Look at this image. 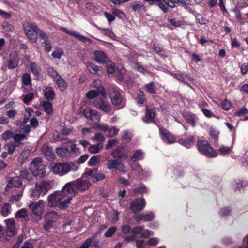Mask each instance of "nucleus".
I'll return each instance as SVG.
<instances>
[{
  "mask_svg": "<svg viewBox=\"0 0 248 248\" xmlns=\"http://www.w3.org/2000/svg\"><path fill=\"white\" fill-rule=\"evenodd\" d=\"M69 184H66L61 191H55L48 196V206L50 207H59L60 209H64L68 206L72 196L69 193L72 192Z\"/></svg>",
  "mask_w": 248,
  "mask_h": 248,
  "instance_id": "nucleus-1",
  "label": "nucleus"
},
{
  "mask_svg": "<svg viewBox=\"0 0 248 248\" xmlns=\"http://www.w3.org/2000/svg\"><path fill=\"white\" fill-rule=\"evenodd\" d=\"M77 168V166L74 162H57L52 166L51 170L55 175L62 177L72 170H75Z\"/></svg>",
  "mask_w": 248,
  "mask_h": 248,
  "instance_id": "nucleus-2",
  "label": "nucleus"
},
{
  "mask_svg": "<svg viewBox=\"0 0 248 248\" xmlns=\"http://www.w3.org/2000/svg\"><path fill=\"white\" fill-rule=\"evenodd\" d=\"M199 152L208 158L217 156V151L213 148L209 142L206 140H198L196 145Z\"/></svg>",
  "mask_w": 248,
  "mask_h": 248,
  "instance_id": "nucleus-3",
  "label": "nucleus"
},
{
  "mask_svg": "<svg viewBox=\"0 0 248 248\" xmlns=\"http://www.w3.org/2000/svg\"><path fill=\"white\" fill-rule=\"evenodd\" d=\"M29 168L32 175L36 177L43 178L45 175L46 166L43 164L41 158H35L29 164Z\"/></svg>",
  "mask_w": 248,
  "mask_h": 248,
  "instance_id": "nucleus-4",
  "label": "nucleus"
},
{
  "mask_svg": "<svg viewBox=\"0 0 248 248\" xmlns=\"http://www.w3.org/2000/svg\"><path fill=\"white\" fill-rule=\"evenodd\" d=\"M67 184H69V186L72 188V192L69 193L70 196H72V198L75 196L77 193V190L83 192L88 189L91 186V183L88 180H84L82 178H78L75 181L68 182Z\"/></svg>",
  "mask_w": 248,
  "mask_h": 248,
  "instance_id": "nucleus-5",
  "label": "nucleus"
},
{
  "mask_svg": "<svg viewBox=\"0 0 248 248\" xmlns=\"http://www.w3.org/2000/svg\"><path fill=\"white\" fill-rule=\"evenodd\" d=\"M108 96L112 104L115 107L120 106L123 97L120 89L115 85H110L108 89Z\"/></svg>",
  "mask_w": 248,
  "mask_h": 248,
  "instance_id": "nucleus-6",
  "label": "nucleus"
},
{
  "mask_svg": "<svg viewBox=\"0 0 248 248\" xmlns=\"http://www.w3.org/2000/svg\"><path fill=\"white\" fill-rule=\"evenodd\" d=\"M23 31L28 38L32 43H36L38 39V27L34 23L26 22L23 24Z\"/></svg>",
  "mask_w": 248,
  "mask_h": 248,
  "instance_id": "nucleus-7",
  "label": "nucleus"
},
{
  "mask_svg": "<svg viewBox=\"0 0 248 248\" xmlns=\"http://www.w3.org/2000/svg\"><path fill=\"white\" fill-rule=\"evenodd\" d=\"M157 116L156 108L154 107H149L146 105L145 107V115L142 120L146 124H155V118Z\"/></svg>",
  "mask_w": 248,
  "mask_h": 248,
  "instance_id": "nucleus-8",
  "label": "nucleus"
},
{
  "mask_svg": "<svg viewBox=\"0 0 248 248\" xmlns=\"http://www.w3.org/2000/svg\"><path fill=\"white\" fill-rule=\"evenodd\" d=\"M94 60L99 64H108L110 62L108 56L102 50H95L93 52Z\"/></svg>",
  "mask_w": 248,
  "mask_h": 248,
  "instance_id": "nucleus-9",
  "label": "nucleus"
},
{
  "mask_svg": "<svg viewBox=\"0 0 248 248\" xmlns=\"http://www.w3.org/2000/svg\"><path fill=\"white\" fill-rule=\"evenodd\" d=\"M146 206V202L144 198H138L134 199L130 205V209L136 213L141 211Z\"/></svg>",
  "mask_w": 248,
  "mask_h": 248,
  "instance_id": "nucleus-10",
  "label": "nucleus"
},
{
  "mask_svg": "<svg viewBox=\"0 0 248 248\" xmlns=\"http://www.w3.org/2000/svg\"><path fill=\"white\" fill-rule=\"evenodd\" d=\"M93 106L107 113H110L112 110L110 104L104 101L102 98L95 99L93 102Z\"/></svg>",
  "mask_w": 248,
  "mask_h": 248,
  "instance_id": "nucleus-11",
  "label": "nucleus"
},
{
  "mask_svg": "<svg viewBox=\"0 0 248 248\" xmlns=\"http://www.w3.org/2000/svg\"><path fill=\"white\" fill-rule=\"evenodd\" d=\"M6 235L12 237L15 236L17 233V229L16 227V222L14 219L9 218L5 219Z\"/></svg>",
  "mask_w": 248,
  "mask_h": 248,
  "instance_id": "nucleus-12",
  "label": "nucleus"
},
{
  "mask_svg": "<svg viewBox=\"0 0 248 248\" xmlns=\"http://www.w3.org/2000/svg\"><path fill=\"white\" fill-rule=\"evenodd\" d=\"M159 134L162 140L167 143L172 144L175 142V138L168 130L163 127L159 128Z\"/></svg>",
  "mask_w": 248,
  "mask_h": 248,
  "instance_id": "nucleus-13",
  "label": "nucleus"
},
{
  "mask_svg": "<svg viewBox=\"0 0 248 248\" xmlns=\"http://www.w3.org/2000/svg\"><path fill=\"white\" fill-rule=\"evenodd\" d=\"M101 95L103 98H106V93L104 87H99L98 90H91L86 93V97L89 99H92L96 97Z\"/></svg>",
  "mask_w": 248,
  "mask_h": 248,
  "instance_id": "nucleus-14",
  "label": "nucleus"
},
{
  "mask_svg": "<svg viewBox=\"0 0 248 248\" xmlns=\"http://www.w3.org/2000/svg\"><path fill=\"white\" fill-rule=\"evenodd\" d=\"M19 63V59L16 52L10 53L7 66L9 69L12 70L17 67Z\"/></svg>",
  "mask_w": 248,
  "mask_h": 248,
  "instance_id": "nucleus-15",
  "label": "nucleus"
},
{
  "mask_svg": "<svg viewBox=\"0 0 248 248\" xmlns=\"http://www.w3.org/2000/svg\"><path fill=\"white\" fill-rule=\"evenodd\" d=\"M86 65L88 71L92 74L99 75L102 73V67L97 66L92 62H88Z\"/></svg>",
  "mask_w": 248,
  "mask_h": 248,
  "instance_id": "nucleus-16",
  "label": "nucleus"
},
{
  "mask_svg": "<svg viewBox=\"0 0 248 248\" xmlns=\"http://www.w3.org/2000/svg\"><path fill=\"white\" fill-rule=\"evenodd\" d=\"M22 185V180L20 179V177L18 176L11 177L8 180V184L5 188L7 187L13 188L17 187L19 188Z\"/></svg>",
  "mask_w": 248,
  "mask_h": 248,
  "instance_id": "nucleus-17",
  "label": "nucleus"
},
{
  "mask_svg": "<svg viewBox=\"0 0 248 248\" xmlns=\"http://www.w3.org/2000/svg\"><path fill=\"white\" fill-rule=\"evenodd\" d=\"M42 151L45 157L49 161H52L55 158V155L53 152L51 148L47 145H44L42 147Z\"/></svg>",
  "mask_w": 248,
  "mask_h": 248,
  "instance_id": "nucleus-18",
  "label": "nucleus"
},
{
  "mask_svg": "<svg viewBox=\"0 0 248 248\" xmlns=\"http://www.w3.org/2000/svg\"><path fill=\"white\" fill-rule=\"evenodd\" d=\"M178 142L187 148H190L194 145V137L190 136L186 139H180L178 140Z\"/></svg>",
  "mask_w": 248,
  "mask_h": 248,
  "instance_id": "nucleus-19",
  "label": "nucleus"
},
{
  "mask_svg": "<svg viewBox=\"0 0 248 248\" xmlns=\"http://www.w3.org/2000/svg\"><path fill=\"white\" fill-rule=\"evenodd\" d=\"M111 155L115 159H126L127 158V155L120 148L113 150L111 153Z\"/></svg>",
  "mask_w": 248,
  "mask_h": 248,
  "instance_id": "nucleus-20",
  "label": "nucleus"
},
{
  "mask_svg": "<svg viewBox=\"0 0 248 248\" xmlns=\"http://www.w3.org/2000/svg\"><path fill=\"white\" fill-rule=\"evenodd\" d=\"M38 187L41 191L42 195L44 196L47 191L51 188V183L48 181H45L42 182Z\"/></svg>",
  "mask_w": 248,
  "mask_h": 248,
  "instance_id": "nucleus-21",
  "label": "nucleus"
},
{
  "mask_svg": "<svg viewBox=\"0 0 248 248\" xmlns=\"http://www.w3.org/2000/svg\"><path fill=\"white\" fill-rule=\"evenodd\" d=\"M126 69L123 67L119 66L116 69L114 75L116 77L118 81H122L124 79Z\"/></svg>",
  "mask_w": 248,
  "mask_h": 248,
  "instance_id": "nucleus-22",
  "label": "nucleus"
},
{
  "mask_svg": "<svg viewBox=\"0 0 248 248\" xmlns=\"http://www.w3.org/2000/svg\"><path fill=\"white\" fill-rule=\"evenodd\" d=\"M145 91L151 94H157V88L154 82H150L144 86Z\"/></svg>",
  "mask_w": 248,
  "mask_h": 248,
  "instance_id": "nucleus-23",
  "label": "nucleus"
},
{
  "mask_svg": "<svg viewBox=\"0 0 248 248\" xmlns=\"http://www.w3.org/2000/svg\"><path fill=\"white\" fill-rule=\"evenodd\" d=\"M56 84L61 91H65L67 88V84L66 81L62 78L61 76L58 77L54 80Z\"/></svg>",
  "mask_w": 248,
  "mask_h": 248,
  "instance_id": "nucleus-24",
  "label": "nucleus"
},
{
  "mask_svg": "<svg viewBox=\"0 0 248 248\" xmlns=\"http://www.w3.org/2000/svg\"><path fill=\"white\" fill-rule=\"evenodd\" d=\"M120 164H121V162L117 159H109L106 162V166L109 170L118 169V166Z\"/></svg>",
  "mask_w": 248,
  "mask_h": 248,
  "instance_id": "nucleus-25",
  "label": "nucleus"
},
{
  "mask_svg": "<svg viewBox=\"0 0 248 248\" xmlns=\"http://www.w3.org/2000/svg\"><path fill=\"white\" fill-rule=\"evenodd\" d=\"M144 152L141 150H137L131 156V159L132 161L142 160L144 158Z\"/></svg>",
  "mask_w": 248,
  "mask_h": 248,
  "instance_id": "nucleus-26",
  "label": "nucleus"
},
{
  "mask_svg": "<svg viewBox=\"0 0 248 248\" xmlns=\"http://www.w3.org/2000/svg\"><path fill=\"white\" fill-rule=\"evenodd\" d=\"M61 31L63 32L69 34L71 36H74L77 38L79 39L80 40H84L86 38L83 35H80L77 32H73L71 31L68 30L67 28L65 27H62L61 29Z\"/></svg>",
  "mask_w": 248,
  "mask_h": 248,
  "instance_id": "nucleus-27",
  "label": "nucleus"
},
{
  "mask_svg": "<svg viewBox=\"0 0 248 248\" xmlns=\"http://www.w3.org/2000/svg\"><path fill=\"white\" fill-rule=\"evenodd\" d=\"M18 177H20V179L22 180L27 181H30L32 178L31 175L27 169L21 170L19 172V176H18Z\"/></svg>",
  "mask_w": 248,
  "mask_h": 248,
  "instance_id": "nucleus-28",
  "label": "nucleus"
},
{
  "mask_svg": "<svg viewBox=\"0 0 248 248\" xmlns=\"http://www.w3.org/2000/svg\"><path fill=\"white\" fill-rule=\"evenodd\" d=\"M23 145V143H16L14 142L7 143L6 145V146L7 147V152L9 154L11 155L14 152L17 147L21 146Z\"/></svg>",
  "mask_w": 248,
  "mask_h": 248,
  "instance_id": "nucleus-29",
  "label": "nucleus"
},
{
  "mask_svg": "<svg viewBox=\"0 0 248 248\" xmlns=\"http://www.w3.org/2000/svg\"><path fill=\"white\" fill-rule=\"evenodd\" d=\"M136 101L137 104L140 105H143L146 101L144 93L143 91H142L141 89L139 90L138 93L137 94Z\"/></svg>",
  "mask_w": 248,
  "mask_h": 248,
  "instance_id": "nucleus-30",
  "label": "nucleus"
},
{
  "mask_svg": "<svg viewBox=\"0 0 248 248\" xmlns=\"http://www.w3.org/2000/svg\"><path fill=\"white\" fill-rule=\"evenodd\" d=\"M30 68L32 73L38 78L40 73L41 72V68L38 66L36 63L34 62H31L30 63Z\"/></svg>",
  "mask_w": 248,
  "mask_h": 248,
  "instance_id": "nucleus-31",
  "label": "nucleus"
},
{
  "mask_svg": "<svg viewBox=\"0 0 248 248\" xmlns=\"http://www.w3.org/2000/svg\"><path fill=\"white\" fill-rule=\"evenodd\" d=\"M56 153L59 157L64 158L70 153V151L67 148L57 147L56 149Z\"/></svg>",
  "mask_w": 248,
  "mask_h": 248,
  "instance_id": "nucleus-32",
  "label": "nucleus"
},
{
  "mask_svg": "<svg viewBox=\"0 0 248 248\" xmlns=\"http://www.w3.org/2000/svg\"><path fill=\"white\" fill-rule=\"evenodd\" d=\"M11 212V207L10 204L5 203L1 207L0 214L4 217L8 216Z\"/></svg>",
  "mask_w": 248,
  "mask_h": 248,
  "instance_id": "nucleus-33",
  "label": "nucleus"
},
{
  "mask_svg": "<svg viewBox=\"0 0 248 248\" xmlns=\"http://www.w3.org/2000/svg\"><path fill=\"white\" fill-rule=\"evenodd\" d=\"M42 106L43 107L44 111L48 114L52 113L53 108L52 105L48 101H43L42 103Z\"/></svg>",
  "mask_w": 248,
  "mask_h": 248,
  "instance_id": "nucleus-34",
  "label": "nucleus"
},
{
  "mask_svg": "<svg viewBox=\"0 0 248 248\" xmlns=\"http://www.w3.org/2000/svg\"><path fill=\"white\" fill-rule=\"evenodd\" d=\"M44 96L48 101L53 100L55 97V93L54 90L51 88L50 89L45 91Z\"/></svg>",
  "mask_w": 248,
  "mask_h": 248,
  "instance_id": "nucleus-35",
  "label": "nucleus"
},
{
  "mask_svg": "<svg viewBox=\"0 0 248 248\" xmlns=\"http://www.w3.org/2000/svg\"><path fill=\"white\" fill-rule=\"evenodd\" d=\"M103 148L102 143H98L96 145H91L88 148V151L90 153L96 154L99 152V151Z\"/></svg>",
  "mask_w": 248,
  "mask_h": 248,
  "instance_id": "nucleus-36",
  "label": "nucleus"
},
{
  "mask_svg": "<svg viewBox=\"0 0 248 248\" xmlns=\"http://www.w3.org/2000/svg\"><path fill=\"white\" fill-rule=\"evenodd\" d=\"M107 66V74L109 76H111L112 75H114L116 69L118 68V66H116L114 63H113L110 60V62L109 64H106Z\"/></svg>",
  "mask_w": 248,
  "mask_h": 248,
  "instance_id": "nucleus-37",
  "label": "nucleus"
},
{
  "mask_svg": "<svg viewBox=\"0 0 248 248\" xmlns=\"http://www.w3.org/2000/svg\"><path fill=\"white\" fill-rule=\"evenodd\" d=\"M111 10L113 15L121 19H124L126 17V14L119 9L114 8H112Z\"/></svg>",
  "mask_w": 248,
  "mask_h": 248,
  "instance_id": "nucleus-38",
  "label": "nucleus"
},
{
  "mask_svg": "<svg viewBox=\"0 0 248 248\" xmlns=\"http://www.w3.org/2000/svg\"><path fill=\"white\" fill-rule=\"evenodd\" d=\"M28 217V215L27 214V210L25 208H22L18 210L16 214L15 217L16 218H24Z\"/></svg>",
  "mask_w": 248,
  "mask_h": 248,
  "instance_id": "nucleus-39",
  "label": "nucleus"
},
{
  "mask_svg": "<svg viewBox=\"0 0 248 248\" xmlns=\"http://www.w3.org/2000/svg\"><path fill=\"white\" fill-rule=\"evenodd\" d=\"M42 194L41 191L38 187V185H35V188L31 190V197L34 200L39 198L40 195Z\"/></svg>",
  "mask_w": 248,
  "mask_h": 248,
  "instance_id": "nucleus-40",
  "label": "nucleus"
},
{
  "mask_svg": "<svg viewBox=\"0 0 248 248\" xmlns=\"http://www.w3.org/2000/svg\"><path fill=\"white\" fill-rule=\"evenodd\" d=\"M186 122L189 124L194 127L196 124L195 115L186 114L184 116Z\"/></svg>",
  "mask_w": 248,
  "mask_h": 248,
  "instance_id": "nucleus-41",
  "label": "nucleus"
},
{
  "mask_svg": "<svg viewBox=\"0 0 248 248\" xmlns=\"http://www.w3.org/2000/svg\"><path fill=\"white\" fill-rule=\"evenodd\" d=\"M168 21L170 25L175 27H180L185 24L184 21L177 20L176 18L169 19Z\"/></svg>",
  "mask_w": 248,
  "mask_h": 248,
  "instance_id": "nucleus-42",
  "label": "nucleus"
},
{
  "mask_svg": "<svg viewBox=\"0 0 248 248\" xmlns=\"http://www.w3.org/2000/svg\"><path fill=\"white\" fill-rule=\"evenodd\" d=\"M22 83L25 85H29L31 84V77L28 73L23 74L22 77Z\"/></svg>",
  "mask_w": 248,
  "mask_h": 248,
  "instance_id": "nucleus-43",
  "label": "nucleus"
},
{
  "mask_svg": "<svg viewBox=\"0 0 248 248\" xmlns=\"http://www.w3.org/2000/svg\"><path fill=\"white\" fill-rule=\"evenodd\" d=\"M90 119L93 122L98 121L100 119V116L98 114L97 111L94 109L91 108Z\"/></svg>",
  "mask_w": 248,
  "mask_h": 248,
  "instance_id": "nucleus-44",
  "label": "nucleus"
},
{
  "mask_svg": "<svg viewBox=\"0 0 248 248\" xmlns=\"http://www.w3.org/2000/svg\"><path fill=\"white\" fill-rule=\"evenodd\" d=\"M59 215L57 212L55 211H51L47 212L45 215V217L46 218L50 219H57L59 218Z\"/></svg>",
  "mask_w": 248,
  "mask_h": 248,
  "instance_id": "nucleus-45",
  "label": "nucleus"
},
{
  "mask_svg": "<svg viewBox=\"0 0 248 248\" xmlns=\"http://www.w3.org/2000/svg\"><path fill=\"white\" fill-rule=\"evenodd\" d=\"M134 69L139 72H140L143 74H145L148 73V70L143 66L140 65V64L137 62L135 63Z\"/></svg>",
  "mask_w": 248,
  "mask_h": 248,
  "instance_id": "nucleus-46",
  "label": "nucleus"
},
{
  "mask_svg": "<svg viewBox=\"0 0 248 248\" xmlns=\"http://www.w3.org/2000/svg\"><path fill=\"white\" fill-rule=\"evenodd\" d=\"M100 160L99 156L95 155L92 156L89 160L88 164L90 166H92L97 164Z\"/></svg>",
  "mask_w": 248,
  "mask_h": 248,
  "instance_id": "nucleus-47",
  "label": "nucleus"
},
{
  "mask_svg": "<svg viewBox=\"0 0 248 248\" xmlns=\"http://www.w3.org/2000/svg\"><path fill=\"white\" fill-rule=\"evenodd\" d=\"M47 72L48 75L53 78L54 80L58 78V77L60 76V75L58 74V72L53 67H49L47 70Z\"/></svg>",
  "mask_w": 248,
  "mask_h": 248,
  "instance_id": "nucleus-48",
  "label": "nucleus"
},
{
  "mask_svg": "<svg viewBox=\"0 0 248 248\" xmlns=\"http://www.w3.org/2000/svg\"><path fill=\"white\" fill-rule=\"evenodd\" d=\"M231 147L228 146H221L218 149V152L222 155H225L229 154L231 151Z\"/></svg>",
  "mask_w": 248,
  "mask_h": 248,
  "instance_id": "nucleus-49",
  "label": "nucleus"
},
{
  "mask_svg": "<svg viewBox=\"0 0 248 248\" xmlns=\"http://www.w3.org/2000/svg\"><path fill=\"white\" fill-rule=\"evenodd\" d=\"M34 94L32 93H29L26 94L23 98V103L26 105H28L29 103L33 99Z\"/></svg>",
  "mask_w": 248,
  "mask_h": 248,
  "instance_id": "nucleus-50",
  "label": "nucleus"
},
{
  "mask_svg": "<svg viewBox=\"0 0 248 248\" xmlns=\"http://www.w3.org/2000/svg\"><path fill=\"white\" fill-rule=\"evenodd\" d=\"M117 228L115 226H112L109 228L105 232V236L107 238L111 237L116 232Z\"/></svg>",
  "mask_w": 248,
  "mask_h": 248,
  "instance_id": "nucleus-51",
  "label": "nucleus"
},
{
  "mask_svg": "<svg viewBox=\"0 0 248 248\" xmlns=\"http://www.w3.org/2000/svg\"><path fill=\"white\" fill-rule=\"evenodd\" d=\"M143 221H150L153 220L155 218V215L152 212H149L147 214H142Z\"/></svg>",
  "mask_w": 248,
  "mask_h": 248,
  "instance_id": "nucleus-52",
  "label": "nucleus"
},
{
  "mask_svg": "<svg viewBox=\"0 0 248 248\" xmlns=\"http://www.w3.org/2000/svg\"><path fill=\"white\" fill-rule=\"evenodd\" d=\"M54 221L48 219L44 224V229L46 231H49L52 228Z\"/></svg>",
  "mask_w": 248,
  "mask_h": 248,
  "instance_id": "nucleus-53",
  "label": "nucleus"
},
{
  "mask_svg": "<svg viewBox=\"0 0 248 248\" xmlns=\"http://www.w3.org/2000/svg\"><path fill=\"white\" fill-rule=\"evenodd\" d=\"M41 45L44 47V50L46 52H50L52 49V46L51 44L49 43V40L42 42Z\"/></svg>",
  "mask_w": 248,
  "mask_h": 248,
  "instance_id": "nucleus-54",
  "label": "nucleus"
},
{
  "mask_svg": "<svg viewBox=\"0 0 248 248\" xmlns=\"http://www.w3.org/2000/svg\"><path fill=\"white\" fill-rule=\"evenodd\" d=\"M25 138H26V136L24 134H16L14 137V140L15 141V142L16 143H21L22 141Z\"/></svg>",
  "mask_w": 248,
  "mask_h": 248,
  "instance_id": "nucleus-55",
  "label": "nucleus"
},
{
  "mask_svg": "<svg viewBox=\"0 0 248 248\" xmlns=\"http://www.w3.org/2000/svg\"><path fill=\"white\" fill-rule=\"evenodd\" d=\"M133 191L135 193V194H137V193L143 194V193H147V189L146 187L145 186L143 185L140 187H137V188H135L133 190Z\"/></svg>",
  "mask_w": 248,
  "mask_h": 248,
  "instance_id": "nucleus-56",
  "label": "nucleus"
},
{
  "mask_svg": "<svg viewBox=\"0 0 248 248\" xmlns=\"http://www.w3.org/2000/svg\"><path fill=\"white\" fill-rule=\"evenodd\" d=\"M29 207L32 209L33 214L36 215H40L42 214V207L34 206L31 204H30Z\"/></svg>",
  "mask_w": 248,
  "mask_h": 248,
  "instance_id": "nucleus-57",
  "label": "nucleus"
},
{
  "mask_svg": "<svg viewBox=\"0 0 248 248\" xmlns=\"http://www.w3.org/2000/svg\"><path fill=\"white\" fill-rule=\"evenodd\" d=\"M132 9L135 12L138 11L140 12L142 10L145 11V7L143 4H140L138 3H136L133 5Z\"/></svg>",
  "mask_w": 248,
  "mask_h": 248,
  "instance_id": "nucleus-58",
  "label": "nucleus"
},
{
  "mask_svg": "<svg viewBox=\"0 0 248 248\" xmlns=\"http://www.w3.org/2000/svg\"><path fill=\"white\" fill-rule=\"evenodd\" d=\"M26 151H23L20 155V156L18 157V163H20V165H22L28 158V155H26Z\"/></svg>",
  "mask_w": 248,
  "mask_h": 248,
  "instance_id": "nucleus-59",
  "label": "nucleus"
},
{
  "mask_svg": "<svg viewBox=\"0 0 248 248\" xmlns=\"http://www.w3.org/2000/svg\"><path fill=\"white\" fill-rule=\"evenodd\" d=\"M2 28L7 31H13L14 30V26L6 21L3 22Z\"/></svg>",
  "mask_w": 248,
  "mask_h": 248,
  "instance_id": "nucleus-60",
  "label": "nucleus"
},
{
  "mask_svg": "<svg viewBox=\"0 0 248 248\" xmlns=\"http://www.w3.org/2000/svg\"><path fill=\"white\" fill-rule=\"evenodd\" d=\"M93 140L96 141L102 142L105 140V138L100 133H97L94 137L92 138Z\"/></svg>",
  "mask_w": 248,
  "mask_h": 248,
  "instance_id": "nucleus-61",
  "label": "nucleus"
},
{
  "mask_svg": "<svg viewBox=\"0 0 248 248\" xmlns=\"http://www.w3.org/2000/svg\"><path fill=\"white\" fill-rule=\"evenodd\" d=\"M118 133V130L113 126L109 127V129L107 133V136L110 137H112L116 135Z\"/></svg>",
  "mask_w": 248,
  "mask_h": 248,
  "instance_id": "nucleus-62",
  "label": "nucleus"
},
{
  "mask_svg": "<svg viewBox=\"0 0 248 248\" xmlns=\"http://www.w3.org/2000/svg\"><path fill=\"white\" fill-rule=\"evenodd\" d=\"M63 51L62 49L57 50L53 52L52 56L55 59H60L63 55Z\"/></svg>",
  "mask_w": 248,
  "mask_h": 248,
  "instance_id": "nucleus-63",
  "label": "nucleus"
},
{
  "mask_svg": "<svg viewBox=\"0 0 248 248\" xmlns=\"http://www.w3.org/2000/svg\"><path fill=\"white\" fill-rule=\"evenodd\" d=\"M93 243V239L88 238L87 239L84 243L79 247H77L76 248H89Z\"/></svg>",
  "mask_w": 248,
  "mask_h": 248,
  "instance_id": "nucleus-64",
  "label": "nucleus"
}]
</instances>
